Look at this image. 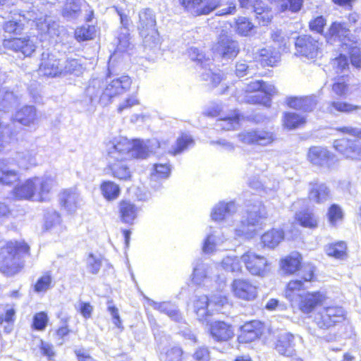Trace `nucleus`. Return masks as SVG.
Returning a JSON list of instances; mask_svg holds the SVG:
<instances>
[{
	"instance_id": "obj_59",
	"label": "nucleus",
	"mask_w": 361,
	"mask_h": 361,
	"mask_svg": "<svg viewBox=\"0 0 361 361\" xmlns=\"http://www.w3.org/2000/svg\"><path fill=\"white\" fill-rule=\"evenodd\" d=\"M39 350L42 355L47 357L49 360H52L55 357L54 345L44 341H41Z\"/></svg>"
},
{
	"instance_id": "obj_31",
	"label": "nucleus",
	"mask_w": 361,
	"mask_h": 361,
	"mask_svg": "<svg viewBox=\"0 0 361 361\" xmlns=\"http://www.w3.org/2000/svg\"><path fill=\"white\" fill-rule=\"evenodd\" d=\"M233 24L235 32L240 37H248L255 32L256 26L249 17L238 16Z\"/></svg>"
},
{
	"instance_id": "obj_61",
	"label": "nucleus",
	"mask_w": 361,
	"mask_h": 361,
	"mask_svg": "<svg viewBox=\"0 0 361 361\" xmlns=\"http://www.w3.org/2000/svg\"><path fill=\"white\" fill-rule=\"evenodd\" d=\"M78 311L85 319H87L92 317L94 307L90 302H80Z\"/></svg>"
},
{
	"instance_id": "obj_55",
	"label": "nucleus",
	"mask_w": 361,
	"mask_h": 361,
	"mask_svg": "<svg viewBox=\"0 0 361 361\" xmlns=\"http://www.w3.org/2000/svg\"><path fill=\"white\" fill-rule=\"evenodd\" d=\"M140 104V101L136 94H131L127 97L122 103L117 106L118 113H121L125 110L131 109L135 106Z\"/></svg>"
},
{
	"instance_id": "obj_57",
	"label": "nucleus",
	"mask_w": 361,
	"mask_h": 361,
	"mask_svg": "<svg viewBox=\"0 0 361 361\" xmlns=\"http://www.w3.org/2000/svg\"><path fill=\"white\" fill-rule=\"evenodd\" d=\"M192 358L195 361H210L211 352L208 347H199L193 353Z\"/></svg>"
},
{
	"instance_id": "obj_5",
	"label": "nucleus",
	"mask_w": 361,
	"mask_h": 361,
	"mask_svg": "<svg viewBox=\"0 0 361 361\" xmlns=\"http://www.w3.org/2000/svg\"><path fill=\"white\" fill-rule=\"evenodd\" d=\"M133 85V79L127 74L111 77L108 75L104 81L90 85L87 90L101 89L99 101L105 104L111 103L114 98L128 92Z\"/></svg>"
},
{
	"instance_id": "obj_25",
	"label": "nucleus",
	"mask_w": 361,
	"mask_h": 361,
	"mask_svg": "<svg viewBox=\"0 0 361 361\" xmlns=\"http://www.w3.org/2000/svg\"><path fill=\"white\" fill-rule=\"evenodd\" d=\"M294 221L299 226L310 230H315L319 226L318 216L309 208L297 212L294 215Z\"/></svg>"
},
{
	"instance_id": "obj_13",
	"label": "nucleus",
	"mask_w": 361,
	"mask_h": 361,
	"mask_svg": "<svg viewBox=\"0 0 361 361\" xmlns=\"http://www.w3.org/2000/svg\"><path fill=\"white\" fill-rule=\"evenodd\" d=\"M231 290L235 298L243 301H253L258 297V287L249 279H234Z\"/></svg>"
},
{
	"instance_id": "obj_17",
	"label": "nucleus",
	"mask_w": 361,
	"mask_h": 361,
	"mask_svg": "<svg viewBox=\"0 0 361 361\" xmlns=\"http://www.w3.org/2000/svg\"><path fill=\"white\" fill-rule=\"evenodd\" d=\"M208 334L217 343H226L234 337V327L224 320H215L209 323Z\"/></svg>"
},
{
	"instance_id": "obj_32",
	"label": "nucleus",
	"mask_w": 361,
	"mask_h": 361,
	"mask_svg": "<svg viewBox=\"0 0 361 361\" xmlns=\"http://www.w3.org/2000/svg\"><path fill=\"white\" fill-rule=\"evenodd\" d=\"M294 336L290 333L281 335L277 338L274 348L284 356H291L294 353Z\"/></svg>"
},
{
	"instance_id": "obj_3",
	"label": "nucleus",
	"mask_w": 361,
	"mask_h": 361,
	"mask_svg": "<svg viewBox=\"0 0 361 361\" xmlns=\"http://www.w3.org/2000/svg\"><path fill=\"white\" fill-rule=\"evenodd\" d=\"M241 264L244 266L248 274L259 278L267 276L271 267V262L265 255L258 254L252 250L243 252L239 259H233L231 264V271L242 273Z\"/></svg>"
},
{
	"instance_id": "obj_2",
	"label": "nucleus",
	"mask_w": 361,
	"mask_h": 361,
	"mask_svg": "<svg viewBox=\"0 0 361 361\" xmlns=\"http://www.w3.org/2000/svg\"><path fill=\"white\" fill-rule=\"evenodd\" d=\"M30 255V246L24 240L11 239L0 243V271L11 276L24 268L23 258Z\"/></svg>"
},
{
	"instance_id": "obj_30",
	"label": "nucleus",
	"mask_w": 361,
	"mask_h": 361,
	"mask_svg": "<svg viewBox=\"0 0 361 361\" xmlns=\"http://www.w3.org/2000/svg\"><path fill=\"white\" fill-rule=\"evenodd\" d=\"M307 123V118L305 116L290 111H286L283 114L282 126L284 129L292 130L302 128Z\"/></svg>"
},
{
	"instance_id": "obj_27",
	"label": "nucleus",
	"mask_w": 361,
	"mask_h": 361,
	"mask_svg": "<svg viewBox=\"0 0 361 361\" xmlns=\"http://www.w3.org/2000/svg\"><path fill=\"white\" fill-rule=\"evenodd\" d=\"M280 61L281 54L274 47H265L258 51V62L262 67H274Z\"/></svg>"
},
{
	"instance_id": "obj_1",
	"label": "nucleus",
	"mask_w": 361,
	"mask_h": 361,
	"mask_svg": "<svg viewBox=\"0 0 361 361\" xmlns=\"http://www.w3.org/2000/svg\"><path fill=\"white\" fill-rule=\"evenodd\" d=\"M148 156V149L142 141L126 137L114 139L107 150L109 164L106 169L111 177L120 181H130L132 172L126 161L145 159Z\"/></svg>"
},
{
	"instance_id": "obj_51",
	"label": "nucleus",
	"mask_w": 361,
	"mask_h": 361,
	"mask_svg": "<svg viewBox=\"0 0 361 361\" xmlns=\"http://www.w3.org/2000/svg\"><path fill=\"white\" fill-rule=\"evenodd\" d=\"M332 68L336 73H341L350 68L348 57L344 54H339L331 60Z\"/></svg>"
},
{
	"instance_id": "obj_34",
	"label": "nucleus",
	"mask_w": 361,
	"mask_h": 361,
	"mask_svg": "<svg viewBox=\"0 0 361 361\" xmlns=\"http://www.w3.org/2000/svg\"><path fill=\"white\" fill-rule=\"evenodd\" d=\"M268 1L278 13L286 11L296 13L301 9L304 0H268Z\"/></svg>"
},
{
	"instance_id": "obj_8",
	"label": "nucleus",
	"mask_w": 361,
	"mask_h": 361,
	"mask_svg": "<svg viewBox=\"0 0 361 361\" xmlns=\"http://www.w3.org/2000/svg\"><path fill=\"white\" fill-rule=\"evenodd\" d=\"M78 62L75 59L70 60L62 67L60 60L53 54L42 53L38 71L47 78H57L63 75L71 74L76 70Z\"/></svg>"
},
{
	"instance_id": "obj_46",
	"label": "nucleus",
	"mask_w": 361,
	"mask_h": 361,
	"mask_svg": "<svg viewBox=\"0 0 361 361\" xmlns=\"http://www.w3.org/2000/svg\"><path fill=\"white\" fill-rule=\"evenodd\" d=\"M361 109L360 106L355 105L343 101H333L329 104L328 111L330 113L335 111L341 113H352Z\"/></svg>"
},
{
	"instance_id": "obj_36",
	"label": "nucleus",
	"mask_w": 361,
	"mask_h": 361,
	"mask_svg": "<svg viewBox=\"0 0 361 361\" xmlns=\"http://www.w3.org/2000/svg\"><path fill=\"white\" fill-rule=\"evenodd\" d=\"M99 189L102 196L107 201L116 200L121 194L120 186L112 180H103L99 185Z\"/></svg>"
},
{
	"instance_id": "obj_15",
	"label": "nucleus",
	"mask_w": 361,
	"mask_h": 361,
	"mask_svg": "<svg viewBox=\"0 0 361 361\" xmlns=\"http://www.w3.org/2000/svg\"><path fill=\"white\" fill-rule=\"evenodd\" d=\"M238 140L244 145L266 146L274 140L272 132L262 129L244 130L238 135Z\"/></svg>"
},
{
	"instance_id": "obj_35",
	"label": "nucleus",
	"mask_w": 361,
	"mask_h": 361,
	"mask_svg": "<svg viewBox=\"0 0 361 361\" xmlns=\"http://www.w3.org/2000/svg\"><path fill=\"white\" fill-rule=\"evenodd\" d=\"M20 180L19 173L4 165L0 166V185L13 187Z\"/></svg>"
},
{
	"instance_id": "obj_54",
	"label": "nucleus",
	"mask_w": 361,
	"mask_h": 361,
	"mask_svg": "<svg viewBox=\"0 0 361 361\" xmlns=\"http://www.w3.org/2000/svg\"><path fill=\"white\" fill-rule=\"evenodd\" d=\"M348 60L355 68H361V48L357 45H353L348 48Z\"/></svg>"
},
{
	"instance_id": "obj_14",
	"label": "nucleus",
	"mask_w": 361,
	"mask_h": 361,
	"mask_svg": "<svg viewBox=\"0 0 361 361\" xmlns=\"http://www.w3.org/2000/svg\"><path fill=\"white\" fill-rule=\"evenodd\" d=\"M328 300L327 294L320 290L307 291L299 295L298 309L304 314H311Z\"/></svg>"
},
{
	"instance_id": "obj_40",
	"label": "nucleus",
	"mask_w": 361,
	"mask_h": 361,
	"mask_svg": "<svg viewBox=\"0 0 361 361\" xmlns=\"http://www.w3.org/2000/svg\"><path fill=\"white\" fill-rule=\"evenodd\" d=\"M16 119L24 126H30L36 119V110L32 106H24L16 112Z\"/></svg>"
},
{
	"instance_id": "obj_29",
	"label": "nucleus",
	"mask_w": 361,
	"mask_h": 361,
	"mask_svg": "<svg viewBox=\"0 0 361 361\" xmlns=\"http://www.w3.org/2000/svg\"><path fill=\"white\" fill-rule=\"evenodd\" d=\"M138 17V30L142 35L147 36L156 27L155 16L150 9L145 8L139 13Z\"/></svg>"
},
{
	"instance_id": "obj_49",
	"label": "nucleus",
	"mask_w": 361,
	"mask_h": 361,
	"mask_svg": "<svg viewBox=\"0 0 361 361\" xmlns=\"http://www.w3.org/2000/svg\"><path fill=\"white\" fill-rule=\"evenodd\" d=\"M241 116L236 111L233 112L230 116L219 118L222 122L220 124L221 129L224 130H233L237 128L240 124Z\"/></svg>"
},
{
	"instance_id": "obj_63",
	"label": "nucleus",
	"mask_w": 361,
	"mask_h": 361,
	"mask_svg": "<svg viewBox=\"0 0 361 361\" xmlns=\"http://www.w3.org/2000/svg\"><path fill=\"white\" fill-rule=\"evenodd\" d=\"M89 258L91 259V261L87 264L89 271L92 274H98L102 266V260L95 257L93 254H90Z\"/></svg>"
},
{
	"instance_id": "obj_28",
	"label": "nucleus",
	"mask_w": 361,
	"mask_h": 361,
	"mask_svg": "<svg viewBox=\"0 0 361 361\" xmlns=\"http://www.w3.org/2000/svg\"><path fill=\"white\" fill-rule=\"evenodd\" d=\"M325 254L338 260H345L348 257V245L345 240H336L328 243L324 248Z\"/></svg>"
},
{
	"instance_id": "obj_9",
	"label": "nucleus",
	"mask_w": 361,
	"mask_h": 361,
	"mask_svg": "<svg viewBox=\"0 0 361 361\" xmlns=\"http://www.w3.org/2000/svg\"><path fill=\"white\" fill-rule=\"evenodd\" d=\"M345 319V312L339 305H329L322 308L314 316V322L322 331L330 330Z\"/></svg>"
},
{
	"instance_id": "obj_6",
	"label": "nucleus",
	"mask_w": 361,
	"mask_h": 361,
	"mask_svg": "<svg viewBox=\"0 0 361 361\" xmlns=\"http://www.w3.org/2000/svg\"><path fill=\"white\" fill-rule=\"evenodd\" d=\"M278 93L274 85L262 80L250 81L242 93V102L247 104L261 105L269 107L272 97Z\"/></svg>"
},
{
	"instance_id": "obj_20",
	"label": "nucleus",
	"mask_w": 361,
	"mask_h": 361,
	"mask_svg": "<svg viewBox=\"0 0 361 361\" xmlns=\"http://www.w3.org/2000/svg\"><path fill=\"white\" fill-rule=\"evenodd\" d=\"M117 208L119 220L128 226L135 224L141 211L140 207L127 198L121 200L118 202Z\"/></svg>"
},
{
	"instance_id": "obj_44",
	"label": "nucleus",
	"mask_w": 361,
	"mask_h": 361,
	"mask_svg": "<svg viewBox=\"0 0 361 361\" xmlns=\"http://www.w3.org/2000/svg\"><path fill=\"white\" fill-rule=\"evenodd\" d=\"M350 77L348 75L338 76L331 85V90L338 97H345L350 90Z\"/></svg>"
},
{
	"instance_id": "obj_39",
	"label": "nucleus",
	"mask_w": 361,
	"mask_h": 361,
	"mask_svg": "<svg viewBox=\"0 0 361 361\" xmlns=\"http://www.w3.org/2000/svg\"><path fill=\"white\" fill-rule=\"evenodd\" d=\"M53 276L51 271H46L37 278L32 285V290L36 293H44L52 288Z\"/></svg>"
},
{
	"instance_id": "obj_41",
	"label": "nucleus",
	"mask_w": 361,
	"mask_h": 361,
	"mask_svg": "<svg viewBox=\"0 0 361 361\" xmlns=\"http://www.w3.org/2000/svg\"><path fill=\"white\" fill-rule=\"evenodd\" d=\"M312 281H305L303 279H293L288 282L285 288V296L290 302L300 295L298 293L304 289V283Z\"/></svg>"
},
{
	"instance_id": "obj_33",
	"label": "nucleus",
	"mask_w": 361,
	"mask_h": 361,
	"mask_svg": "<svg viewBox=\"0 0 361 361\" xmlns=\"http://www.w3.org/2000/svg\"><path fill=\"white\" fill-rule=\"evenodd\" d=\"M283 231L278 228H271L261 235V243L264 247H276L284 239Z\"/></svg>"
},
{
	"instance_id": "obj_38",
	"label": "nucleus",
	"mask_w": 361,
	"mask_h": 361,
	"mask_svg": "<svg viewBox=\"0 0 361 361\" xmlns=\"http://www.w3.org/2000/svg\"><path fill=\"white\" fill-rule=\"evenodd\" d=\"M326 217L331 226H336L343 221L345 212L340 204L333 203L328 207Z\"/></svg>"
},
{
	"instance_id": "obj_48",
	"label": "nucleus",
	"mask_w": 361,
	"mask_h": 361,
	"mask_svg": "<svg viewBox=\"0 0 361 361\" xmlns=\"http://www.w3.org/2000/svg\"><path fill=\"white\" fill-rule=\"evenodd\" d=\"M49 316L44 311L34 314L31 322V328L34 331H44L49 324Z\"/></svg>"
},
{
	"instance_id": "obj_47",
	"label": "nucleus",
	"mask_w": 361,
	"mask_h": 361,
	"mask_svg": "<svg viewBox=\"0 0 361 361\" xmlns=\"http://www.w3.org/2000/svg\"><path fill=\"white\" fill-rule=\"evenodd\" d=\"M53 179L50 177L43 178L39 182V188L36 189L37 200L44 202L49 200V195L51 190Z\"/></svg>"
},
{
	"instance_id": "obj_50",
	"label": "nucleus",
	"mask_w": 361,
	"mask_h": 361,
	"mask_svg": "<svg viewBox=\"0 0 361 361\" xmlns=\"http://www.w3.org/2000/svg\"><path fill=\"white\" fill-rule=\"evenodd\" d=\"M95 28L93 25H82L76 28L74 32L75 39L80 42L92 39L94 37Z\"/></svg>"
},
{
	"instance_id": "obj_26",
	"label": "nucleus",
	"mask_w": 361,
	"mask_h": 361,
	"mask_svg": "<svg viewBox=\"0 0 361 361\" xmlns=\"http://www.w3.org/2000/svg\"><path fill=\"white\" fill-rule=\"evenodd\" d=\"M60 207L68 213H73L79 207V193L75 189L67 188L60 192Z\"/></svg>"
},
{
	"instance_id": "obj_10",
	"label": "nucleus",
	"mask_w": 361,
	"mask_h": 361,
	"mask_svg": "<svg viewBox=\"0 0 361 361\" xmlns=\"http://www.w3.org/2000/svg\"><path fill=\"white\" fill-rule=\"evenodd\" d=\"M3 47L23 59L32 57L37 49L36 43L30 36L9 37L2 40Z\"/></svg>"
},
{
	"instance_id": "obj_52",
	"label": "nucleus",
	"mask_w": 361,
	"mask_h": 361,
	"mask_svg": "<svg viewBox=\"0 0 361 361\" xmlns=\"http://www.w3.org/2000/svg\"><path fill=\"white\" fill-rule=\"evenodd\" d=\"M326 25V19L323 16L313 18L308 23L310 30L323 36L325 34L324 28Z\"/></svg>"
},
{
	"instance_id": "obj_45",
	"label": "nucleus",
	"mask_w": 361,
	"mask_h": 361,
	"mask_svg": "<svg viewBox=\"0 0 361 361\" xmlns=\"http://www.w3.org/2000/svg\"><path fill=\"white\" fill-rule=\"evenodd\" d=\"M2 29L5 34L10 37H16L23 32L25 25L20 19L13 18L3 23Z\"/></svg>"
},
{
	"instance_id": "obj_23",
	"label": "nucleus",
	"mask_w": 361,
	"mask_h": 361,
	"mask_svg": "<svg viewBox=\"0 0 361 361\" xmlns=\"http://www.w3.org/2000/svg\"><path fill=\"white\" fill-rule=\"evenodd\" d=\"M39 178L32 177L25 180V181L13 187L12 195L16 200H32L36 195V185Z\"/></svg>"
},
{
	"instance_id": "obj_64",
	"label": "nucleus",
	"mask_w": 361,
	"mask_h": 361,
	"mask_svg": "<svg viewBox=\"0 0 361 361\" xmlns=\"http://www.w3.org/2000/svg\"><path fill=\"white\" fill-rule=\"evenodd\" d=\"M208 306L209 300L206 296L200 297L194 302V307L197 314H198L201 310H202L204 313L206 312Z\"/></svg>"
},
{
	"instance_id": "obj_53",
	"label": "nucleus",
	"mask_w": 361,
	"mask_h": 361,
	"mask_svg": "<svg viewBox=\"0 0 361 361\" xmlns=\"http://www.w3.org/2000/svg\"><path fill=\"white\" fill-rule=\"evenodd\" d=\"M70 317H66L61 319L62 325L58 326L54 333L56 340L63 341L65 338L71 333V329L68 325Z\"/></svg>"
},
{
	"instance_id": "obj_62",
	"label": "nucleus",
	"mask_w": 361,
	"mask_h": 361,
	"mask_svg": "<svg viewBox=\"0 0 361 361\" xmlns=\"http://www.w3.org/2000/svg\"><path fill=\"white\" fill-rule=\"evenodd\" d=\"M183 352L180 348H173L166 353V361H183Z\"/></svg>"
},
{
	"instance_id": "obj_18",
	"label": "nucleus",
	"mask_w": 361,
	"mask_h": 361,
	"mask_svg": "<svg viewBox=\"0 0 361 361\" xmlns=\"http://www.w3.org/2000/svg\"><path fill=\"white\" fill-rule=\"evenodd\" d=\"M263 330L262 322L257 320L246 322L239 328L237 341L240 344L250 343L261 337Z\"/></svg>"
},
{
	"instance_id": "obj_37",
	"label": "nucleus",
	"mask_w": 361,
	"mask_h": 361,
	"mask_svg": "<svg viewBox=\"0 0 361 361\" xmlns=\"http://www.w3.org/2000/svg\"><path fill=\"white\" fill-rule=\"evenodd\" d=\"M195 145V140L191 135L187 133H181L176 139L175 145L169 151V154L176 156L183 153Z\"/></svg>"
},
{
	"instance_id": "obj_4",
	"label": "nucleus",
	"mask_w": 361,
	"mask_h": 361,
	"mask_svg": "<svg viewBox=\"0 0 361 361\" xmlns=\"http://www.w3.org/2000/svg\"><path fill=\"white\" fill-rule=\"evenodd\" d=\"M279 269L285 276H298L305 281L316 280L315 265L305 262L302 253L293 251L279 259Z\"/></svg>"
},
{
	"instance_id": "obj_19",
	"label": "nucleus",
	"mask_w": 361,
	"mask_h": 361,
	"mask_svg": "<svg viewBox=\"0 0 361 361\" xmlns=\"http://www.w3.org/2000/svg\"><path fill=\"white\" fill-rule=\"evenodd\" d=\"M323 37L327 44H334L337 41L341 44L348 40H350V30L346 23L334 21L329 26Z\"/></svg>"
},
{
	"instance_id": "obj_12",
	"label": "nucleus",
	"mask_w": 361,
	"mask_h": 361,
	"mask_svg": "<svg viewBox=\"0 0 361 361\" xmlns=\"http://www.w3.org/2000/svg\"><path fill=\"white\" fill-rule=\"evenodd\" d=\"M306 159L313 166L319 169H331L337 162L336 155L327 147L313 145L308 148Z\"/></svg>"
},
{
	"instance_id": "obj_58",
	"label": "nucleus",
	"mask_w": 361,
	"mask_h": 361,
	"mask_svg": "<svg viewBox=\"0 0 361 361\" xmlns=\"http://www.w3.org/2000/svg\"><path fill=\"white\" fill-rule=\"evenodd\" d=\"M4 316L0 314V326L6 322L13 324L16 320V309L13 305H6Z\"/></svg>"
},
{
	"instance_id": "obj_43",
	"label": "nucleus",
	"mask_w": 361,
	"mask_h": 361,
	"mask_svg": "<svg viewBox=\"0 0 361 361\" xmlns=\"http://www.w3.org/2000/svg\"><path fill=\"white\" fill-rule=\"evenodd\" d=\"M235 207L232 202L221 203L212 211V218L215 221H221L233 214Z\"/></svg>"
},
{
	"instance_id": "obj_16",
	"label": "nucleus",
	"mask_w": 361,
	"mask_h": 361,
	"mask_svg": "<svg viewBox=\"0 0 361 361\" xmlns=\"http://www.w3.org/2000/svg\"><path fill=\"white\" fill-rule=\"evenodd\" d=\"M185 11L195 16H206L221 6V0H178Z\"/></svg>"
},
{
	"instance_id": "obj_11",
	"label": "nucleus",
	"mask_w": 361,
	"mask_h": 361,
	"mask_svg": "<svg viewBox=\"0 0 361 361\" xmlns=\"http://www.w3.org/2000/svg\"><path fill=\"white\" fill-rule=\"evenodd\" d=\"M211 50L221 59L233 60L240 52V46L237 39L224 32L219 35Z\"/></svg>"
},
{
	"instance_id": "obj_22",
	"label": "nucleus",
	"mask_w": 361,
	"mask_h": 361,
	"mask_svg": "<svg viewBox=\"0 0 361 361\" xmlns=\"http://www.w3.org/2000/svg\"><path fill=\"white\" fill-rule=\"evenodd\" d=\"M307 199L316 204H322L331 198V193L329 185L318 180L309 183Z\"/></svg>"
},
{
	"instance_id": "obj_42",
	"label": "nucleus",
	"mask_w": 361,
	"mask_h": 361,
	"mask_svg": "<svg viewBox=\"0 0 361 361\" xmlns=\"http://www.w3.org/2000/svg\"><path fill=\"white\" fill-rule=\"evenodd\" d=\"M253 12L255 13L257 21L261 26L269 25L272 22L274 17V13L271 8L267 6H264V4H260Z\"/></svg>"
},
{
	"instance_id": "obj_21",
	"label": "nucleus",
	"mask_w": 361,
	"mask_h": 361,
	"mask_svg": "<svg viewBox=\"0 0 361 361\" xmlns=\"http://www.w3.org/2000/svg\"><path fill=\"white\" fill-rule=\"evenodd\" d=\"M267 212L264 204L259 202L258 204H252L247 209L245 217L240 221L241 227L248 229L260 224L267 218Z\"/></svg>"
},
{
	"instance_id": "obj_56",
	"label": "nucleus",
	"mask_w": 361,
	"mask_h": 361,
	"mask_svg": "<svg viewBox=\"0 0 361 361\" xmlns=\"http://www.w3.org/2000/svg\"><path fill=\"white\" fill-rule=\"evenodd\" d=\"M171 172L170 166L167 164H156L154 165L152 175L157 178H166Z\"/></svg>"
},
{
	"instance_id": "obj_24",
	"label": "nucleus",
	"mask_w": 361,
	"mask_h": 361,
	"mask_svg": "<svg viewBox=\"0 0 361 361\" xmlns=\"http://www.w3.org/2000/svg\"><path fill=\"white\" fill-rule=\"evenodd\" d=\"M295 46L298 52L306 57L316 55L319 47L318 41L310 35H302L296 37Z\"/></svg>"
},
{
	"instance_id": "obj_60",
	"label": "nucleus",
	"mask_w": 361,
	"mask_h": 361,
	"mask_svg": "<svg viewBox=\"0 0 361 361\" xmlns=\"http://www.w3.org/2000/svg\"><path fill=\"white\" fill-rule=\"evenodd\" d=\"M271 40L278 44V48L281 50H285L287 48V39L283 35L281 30H276L271 35Z\"/></svg>"
},
{
	"instance_id": "obj_7",
	"label": "nucleus",
	"mask_w": 361,
	"mask_h": 361,
	"mask_svg": "<svg viewBox=\"0 0 361 361\" xmlns=\"http://www.w3.org/2000/svg\"><path fill=\"white\" fill-rule=\"evenodd\" d=\"M336 130L341 134L353 136L356 139H336L333 142L334 149L345 159L361 161V144L358 142L361 140V130L353 127L341 126L336 128Z\"/></svg>"
}]
</instances>
